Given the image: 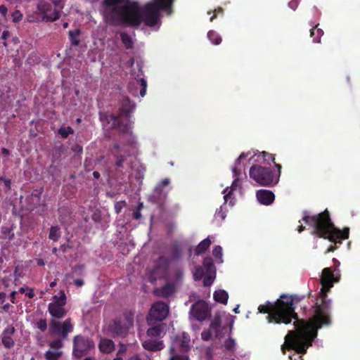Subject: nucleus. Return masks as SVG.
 Returning a JSON list of instances; mask_svg holds the SVG:
<instances>
[{
	"instance_id": "53",
	"label": "nucleus",
	"mask_w": 360,
	"mask_h": 360,
	"mask_svg": "<svg viewBox=\"0 0 360 360\" xmlns=\"http://www.w3.org/2000/svg\"><path fill=\"white\" fill-rule=\"evenodd\" d=\"M207 317V316H190L191 321H200V322H202V321H205Z\"/></svg>"
},
{
	"instance_id": "17",
	"label": "nucleus",
	"mask_w": 360,
	"mask_h": 360,
	"mask_svg": "<svg viewBox=\"0 0 360 360\" xmlns=\"http://www.w3.org/2000/svg\"><path fill=\"white\" fill-rule=\"evenodd\" d=\"M65 301V294L64 292L60 291L58 295L54 297V301L49 304V309L51 315H64L66 313L64 309Z\"/></svg>"
},
{
	"instance_id": "20",
	"label": "nucleus",
	"mask_w": 360,
	"mask_h": 360,
	"mask_svg": "<svg viewBox=\"0 0 360 360\" xmlns=\"http://www.w3.org/2000/svg\"><path fill=\"white\" fill-rule=\"evenodd\" d=\"M142 347L149 352H158L161 351L164 348V343L161 340H157V339L149 338L146 340H143Z\"/></svg>"
},
{
	"instance_id": "16",
	"label": "nucleus",
	"mask_w": 360,
	"mask_h": 360,
	"mask_svg": "<svg viewBox=\"0 0 360 360\" xmlns=\"http://www.w3.org/2000/svg\"><path fill=\"white\" fill-rule=\"evenodd\" d=\"M328 292H320V297L316 302L315 311L313 315L326 316L330 315L331 312V300L328 299Z\"/></svg>"
},
{
	"instance_id": "49",
	"label": "nucleus",
	"mask_w": 360,
	"mask_h": 360,
	"mask_svg": "<svg viewBox=\"0 0 360 360\" xmlns=\"http://www.w3.org/2000/svg\"><path fill=\"white\" fill-rule=\"evenodd\" d=\"M182 276H183L182 270L179 269H176L174 271V279L178 281V280L181 279Z\"/></svg>"
},
{
	"instance_id": "3",
	"label": "nucleus",
	"mask_w": 360,
	"mask_h": 360,
	"mask_svg": "<svg viewBox=\"0 0 360 360\" xmlns=\"http://www.w3.org/2000/svg\"><path fill=\"white\" fill-rule=\"evenodd\" d=\"M257 309L259 313L271 316L306 315L307 304L303 297L281 294L276 302L266 301Z\"/></svg>"
},
{
	"instance_id": "29",
	"label": "nucleus",
	"mask_w": 360,
	"mask_h": 360,
	"mask_svg": "<svg viewBox=\"0 0 360 360\" xmlns=\"http://www.w3.org/2000/svg\"><path fill=\"white\" fill-rule=\"evenodd\" d=\"M120 39L127 49H133L134 41L131 35L124 32H120Z\"/></svg>"
},
{
	"instance_id": "43",
	"label": "nucleus",
	"mask_w": 360,
	"mask_h": 360,
	"mask_svg": "<svg viewBox=\"0 0 360 360\" xmlns=\"http://www.w3.org/2000/svg\"><path fill=\"white\" fill-rule=\"evenodd\" d=\"M212 255L217 259H221L222 248L219 245H216L212 250Z\"/></svg>"
},
{
	"instance_id": "44",
	"label": "nucleus",
	"mask_w": 360,
	"mask_h": 360,
	"mask_svg": "<svg viewBox=\"0 0 360 360\" xmlns=\"http://www.w3.org/2000/svg\"><path fill=\"white\" fill-rule=\"evenodd\" d=\"M62 340L63 339L61 338L53 340L52 342H50V347L53 349H58L63 347V343Z\"/></svg>"
},
{
	"instance_id": "12",
	"label": "nucleus",
	"mask_w": 360,
	"mask_h": 360,
	"mask_svg": "<svg viewBox=\"0 0 360 360\" xmlns=\"http://www.w3.org/2000/svg\"><path fill=\"white\" fill-rule=\"evenodd\" d=\"M169 262V259L165 257H160L155 262L154 266L148 272V280L153 282L157 279L168 280Z\"/></svg>"
},
{
	"instance_id": "57",
	"label": "nucleus",
	"mask_w": 360,
	"mask_h": 360,
	"mask_svg": "<svg viewBox=\"0 0 360 360\" xmlns=\"http://www.w3.org/2000/svg\"><path fill=\"white\" fill-rule=\"evenodd\" d=\"M337 248V246L336 245H330V247H328L327 248V250H326V253H328V252H334L335 251Z\"/></svg>"
},
{
	"instance_id": "4",
	"label": "nucleus",
	"mask_w": 360,
	"mask_h": 360,
	"mask_svg": "<svg viewBox=\"0 0 360 360\" xmlns=\"http://www.w3.org/2000/svg\"><path fill=\"white\" fill-rule=\"evenodd\" d=\"M175 0H150L142 6L136 1V29L141 23L150 27H161V14L171 15Z\"/></svg>"
},
{
	"instance_id": "60",
	"label": "nucleus",
	"mask_w": 360,
	"mask_h": 360,
	"mask_svg": "<svg viewBox=\"0 0 360 360\" xmlns=\"http://www.w3.org/2000/svg\"><path fill=\"white\" fill-rule=\"evenodd\" d=\"M143 206L142 204H140L137 206V209H136V219H139V217H141V214H140V209L141 208V207Z\"/></svg>"
},
{
	"instance_id": "41",
	"label": "nucleus",
	"mask_w": 360,
	"mask_h": 360,
	"mask_svg": "<svg viewBox=\"0 0 360 360\" xmlns=\"http://www.w3.org/2000/svg\"><path fill=\"white\" fill-rule=\"evenodd\" d=\"M215 277L214 275L212 274H207V275L204 276L202 283L205 286H210L213 283Z\"/></svg>"
},
{
	"instance_id": "10",
	"label": "nucleus",
	"mask_w": 360,
	"mask_h": 360,
	"mask_svg": "<svg viewBox=\"0 0 360 360\" xmlns=\"http://www.w3.org/2000/svg\"><path fill=\"white\" fill-rule=\"evenodd\" d=\"M150 327L147 330V337L161 340L166 335L169 326L165 322L167 316H146Z\"/></svg>"
},
{
	"instance_id": "62",
	"label": "nucleus",
	"mask_w": 360,
	"mask_h": 360,
	"mask_svg": "<svg viewBox=\"0 0 360 360\" xmlns=\"http://www.w3.org/2000/svg\"><path fill=\"white\" fill-rule=\"evenodd\" d=\"M239 307H240V305H237L236 307H234L233 311L236 314H238V313H240Z\"/></svg>"
},
{
	"instance_id": "50",
	"label": "nucleus",
	"mask_w": 360,
	"mask_h": 360,
	"mask_svg": "<svg viewBox=\"0 0 360 360\" xmlns=\"http://www.w3.org/2000/svg\"><path fill=\"white\" fill-rule=\"evenodd\" d=\"M217 14H223V9L221 8H218L214 11V15L210 18L211 22L215 19Z\"/></svg>"
},
{
	"instance_id": "46",
	"label": "nucleus",
	"mask_w": 360,
	"mask_h": 360,
	"mask_svg": "<svg viewBox=\"0 0 360 360\" xmlns=\"http://www.w3.org/2000/svg\"><path fill=\"white\" fill-rule=\"evenodd\" d=\"M11 15L14 22H18L22 19V14L18 10L15 11Z\"/></svg>"
},
{
	"instance_id": "24",
	"label": "nucleus",
	"mask_w": 360,
	"mask_h": 360,
	"mask_svg": "<svg viewBox=\"0 0 360 360\" xmlns=\"http://www.w3.org/2000/svg\"><path fill=\"white\" fill-rule=\"evenodd\" d=\"M259 158H262L263 160L267 163H269L270 162H275V156L274 154L266 153L265 151H263L262 153H259L258 154H255L253 156H252L249 159L250 162H257Z\"/></svg>"
},
{
	"instance_id": "34",
	"label": "nucleus",
	"mask_w": 360,
	"mask_h": 360,
	"mask_svg": "<svg viewBox=\"0 0 360 360\" xmlns=\"http://www.w3.org/2000/svg\"><path fill=\"white\" fill-rule=\"evenodd\" d=\"M146 167L143 163H141L137 161L136 162V179L140 180L139 184H142V180L143 179L144 173L146 172Z\"/></svg>"
},
{
	"instance_id": "25",
	"label": "nucleus",
	"mask_w": 360,
	"mask_h": 360,
	"mask_svg": "<svg viewBox=\"0 0 360 360\" xmlns=\"http://www.w3.org/2000/svg\"><path fill=\"white\" fill-rule=\"evenodd\" d=\"M170 182V179L167 178L162 179V181L157 184L155 188V193L158 195L160 199L166 198L167 193L164 191L163 188L165 186L169 185Z\"/></svg>"
},
{
	"instance_id": "37",
	"label": "nucleus",
	"mask_w": 360,
	"mask_h": 360,
	"mask_svg": "<svg viewBox=\"0 0 360 360\" xmlns=\"http://www.w3.org/2000/svg\"><path fill=\"white\" fill-rule=\"evenodd\" d=\"M236 342L234 341V339L231 337H229V338L226 339L224 342V347L226 351L228 352H234Z\"/></svg>"
},
{
	"instance_id": "58",
	"label": "nucleus",
	"mask_w": 360,
	"mask_h": 360,
	"mask_svg": "<svg viewBox=\"0 0 360 360\" xmlns=\"http://www.w3.org/2000/svg\"><path fill=\"white\" fill-rule=\"evenodd\" d=\"M75 284L77 287H81L84 285V281L82 279H77L75 281Z\"/></svg>"
},
{
	"instance_id": "18",
	"label": "nucleus",
	"mask_w": 360,
	"mask_h": 360,
	"mask_svg": "<svg viewBox=\"0 0 360 360\" xmlns=\"http://www.w3.org/2000/svg\"><path fill=\"white\" fill-rule=\"evenodd\" d=\"M190 315L205 316L210 315V309L205 300H198L193 304Z\"/></svg>"
},
{
	"instance_id": "64",
	"label": "nucleus",
	"mask_w": 360,
	"mask_h": 360,
	"mask_svg": "<svg viewBox=\"0 0 360 360\" xmlns=\"http://www.w3.org/2000/svg\"><path fill=\"white\" fill-rule=\"evenodd\" d=\"M304 226L303 225L298 226L297 231L299 233L302 232L304 230Z\"/></svg>"
},
{
	"instance_id": "28",
	"label": "nucleus",
	"mask_w": 360,
	"mask_h": 360,
	"mask_svg": "<svg viewBox=\"0 0 360 360\" xmlns=\"http://www.w3.org/2000/svg\"><path fill=\"white\" fill-rule=\"evenodd\" d=\"M214 299L216 302L226 304L229 300V294L225 290H215L213 295Z\"/></svg>"
},
{
	"instance_id": "21",
	"label": "nucleus",
	"mask_w": 360,
	"mask_h": 360,
	"mask_svg": "<svg viewBox=\"0 0 360 360\" xmlns=\"http://www.w3.org/2000/svg\"><path fill=\"white\" fill-rule=\"evenodd\" d=\"M169 311V309L167 302L158 301L152 305L148 315H168Z\"/></svg>"
},
{
	"instance_id": "13",
	"label": "nucleus",
	"mask_w": 360,
	"mask_h": 360,
	"mask_svg": "<svg viewBox=\"0 0 360 360\" xmlns=\"http://www.w3.org/2000/svg\"><path fill=\"white\" fill-rule=\"evenodd\" d=\"M94 345V342L89 338L77 335L73 339V355L77 358H81L86 355Z\"/></svg>"
},
{
	"instance_id": "48",
	"label": "nucleus",
	"mask_w": 360,
	"mask_h": 360,
	"mask_svg": "<svg viewBox=\"0 0 360 360\" xmlns=\"http://www.w3.org/2000/svg\"><path fill=\"white\" fill-rule=\"evenodd\" d=\"M299 6V0H291L289 2V7L292 10H296Z\"/></svg>"
},
{
	"instance_id": "35",
	"label": "nucleus",
	"mask_w": 360,
	"mask_h": 360,
	"mask_svg": "<svg viewBox=\"0 0 360 360\" xmlns=\"http://www.w3.org/2000/svg\"><path fill=\"white\" fill-rule=\"evenodd\" d=\"M63 354V352L58 350H48L44 356L46 360H58Z\"/></svg>"
},
{
	"instance_id": "51",
	"label": "nucleus",
	"mask_w": 360,
	"mask_h": 360,
	"mask_svg": "<svg viewBox=\"0 0 360 360\" xmlns=\"http://www.w3.org/2000/svg\"><path fill=\"white\" fill-rule=\"evenodd\" d=\"M124 205H125V202H117L115 204V209L116 210V212L119 213L121 211L122 207L124 206Z\"/></svg>"
},
{
	"instance_id": "6",
	"label": "nucleus",
	"mask_w": 360,
	"mask_h": 360,
	"mask_svg": "<svg viewBox=\"0 0 360 360\" xmlns=\"http://www.w3.org/2000/svg\"><path fill=\"white\" fill-rule=\"evenodd\" d=\"M63 7L60 0L52 2L41 1L37 6V15H27V20L30 22L55 21L59 18Z\"/></svg>"
},
{
	"instance_id": "14",
	"label": "nucleus",
	"mask_w": 360,
	"mask_h": 360,
	"mask_svg": "<svg viewBox=\"0 0 360 360\" xmlns=\"http://www.w3.org/2000/svg\"><path fill=\"white\" fill-rule=\"evenodd\" d=\"M72 329L73 326L70 318L63 322L53 320L50 323V333L59 336L63 340L68 338V333L72 332Z\"/></svg>"
},
{
	"instance_id": "33",
	"label": "nucleus",
	"mask_w": 360,
	"mask_h": 360,
	"mask_svg": "<svg viewBox=\"0 0 360 360\" xmlns=\"http://www.w3.org/2000/svg\"><path fill=\"white\" fill-rule=\"evenodd\" d=\"M207 37L213 44H215V46H217V44H219L221 42V37L217 32H216V31L210 30L207 32Z\"/></svg>"
},
{
	"instance_id": "15",
	"label": "nucleus",
	"mask_w": 360,
	"mask_h": 360,
	"mask_svg": "<svg viewBox=\"0 0 360 360\" xmlns=\"http://www.w3.org/2000/svg\"><path fill=\"white\" fill-rule=\"evenodd\" d=\"M340 281V277L335 274L330 268H325L321 274V284L322 292H328L335 282Z\"/></svg>"
},
{
	"instance_id": "22",
	"label": "nucleus",
	"mask_w": 360,
	"mask_h": 360,
	"mask_svg": "<svg viewBox=\"0 0 360 360\" xmlns=\"http://www.w3.org/2000/svg\"><path fill=\"white\" fill-rule=\"evenodd\" d=\"M15 331V329L13 326H8L2 333V344L6 349H11L14 345V341L12 338V335Z\"/></svg>"
},
{
	"instance_id": "47",
	"label": "nucleus",
	"mask_w": 360,
	"mask_h": 360,
	"mask_svg": "<svg viewBox=\"0 0 360 360\" xmlns=\"http://www.w3.org/2000/svg\"><path fill=\"white\" fill-rule=\"evenodd\" d=\"M136 360H150L148 354L145 353L136 354Z\"/></svg>"
},
{
	"instance_id": "39",
	"label": "nucleus",
	"mask_w": 360,
	"mask_h": 360,
	"mask_svg": "<svg viewBox=\"0 0 360 360\" xmlns=\"http://www.w3.org/2000/svg\"><path fill=\"white\" fill-rule=\"evenodd\" d=\"M205 274V271L203 267H197L193 274V278L196 281L200 280L203 278Z\"/></svg>"
},
{
	"instance_id": "31",
	"label": "nucleus",
	"mask_w": 360,
	"mask_h": 360,
	"mask_svg": "<svg viewBox=\"0 0 360 360\" xmlns=\"http://www.w3.org/2000/svg\"><path fill=\"white\" fill-rule=\"evenodd\" d=\"M202 267L207 274H215V267L212 257H205L202 261Z\"/></svg>"
},
{
	"instance_id": "52",
	"label": "nucleus",
	"mask_w": 360,
	"mask_h": 360,
	"mask_svg": "<svg viewBox=\"0 0 360 360\" xmlns=\"http://www.w3.org/2000/svg\"><path fill=\"white\" fill-rule=\"evenodd\" d=\"M212 337L211 333L209 331H203L202 333V338L205 341H207V340H210Z\"/></svg>"
},
{
	"instance_id": "55",
	"label": "nucleus",
	"mask_w": 360,
	"mask_h": 360,
	"mask_svg": "<svg viewBox=\"0 0 360 360\" xmlns=\"http://www.w3.org/2000/svg\"><path fill=\"white\" fill-rule=\"evenodd\" d=\"M247 154H245L244 153H241L239 158H238L235 162L236 165H239L240 163L241 160L247 157Z\"/></svg>"
},
{
	"instance_id": "9",
	"label": "nucleus",
	"mask_w": 360,
	"mask_h": 360,
	"mask_svg": "<svg viewBox=\"0 0 360 360\" xmlns=\"http://www.w3.org/2000/svg\"><path fill=\"white\" fill-rule=\"evenodd\" d=\"M133 326L132 316H117L104 329L106 335L112 338L124 336Z\"/></svg>"
},
{
	"instance_id": "8",
	"label": "nucleus",
	"mask_w": 360,
	"mask_h": 360,
	"mask_svg": "<svg viewBox=\"0 0 360 360\" xmlns=\"http://www.w3.org/2000/svg\"><path fill=\"white\" fill-rule=\"evenodd\" d=\"M131 112L128 107L123 106L117 117L108 115L104 117L101 116V120L103 124L107 128L118 127L123 132L129 133L131 132L132 129L130 122Z\"/></svg>"
},
{
	"instance_id": "23",
	"label": "nucleus",
	"mask_w": 360,
	"mask_h": 360,
	"mask_svg": "<svg viewBox=\"0 0 360 360\" xmlns=\"http://www.w3.org/2000/svg\"><path fill=\"white\" fill-rule=\"evenodd\" d=\"M175 292V285L173 283H166L161 288H156L155 293L158 296L169 297Z\"/></svg>"
},
{
	"instance_id": "45",
	"label": "nucleus",
	"mask_w": 360,
	"mask_h": 360,
	"mask_svg": "<svg viewBox=\"0 0 360 360\" xmlns=\"http://www.w3.org/2000/svg\"><path fill=\"white\" fill-rule=\"evenodd\" d=\"M37 327L42 332L45 331L47 328V323L46 319H40L36 323Z\"/></svg>"
},
{
	"instance_id": "19",
	"label": "nucleus",
	"mask_w": 360,
	"mask_h": 360,
	"mask_svg": "<svg viewBox=\"0 0 360 360\" xmlns=\"http://www.w3.org/2000/svg\"><path fill=\"white\" fill-rule=\"evenodd\" d=\"M256 195L259 202L264 205H271L275 200V195L274 192L270 190H258Z\"/></svg>"
},
{
	"instance_id": "30",
	"label": "nucleus",
	"mask_w": 360,
	"mask_h": 360,
	"mask_svg": "<svg viewBox=\"0 0 360 360\" xmlns=\"http://www.w3.org/2000/svg\"><path fill=\"white\" fill-rule=\"evenodd\" d=\"M181 255V248L178 243V242H174L172 243L170 247V257L172 259L178 260L180 259Z\"/></svg>"
},
{
	"instance_id": "27",
	"label": "nucleus",
	"mask_w": 360,
	"mask_h": 360,
	"mask_svg": "<svg viewBox=\"0 0 360 360\" xmlns=\"http://www.w3.org/2000/svg\"><path fill=\"white\" fill-rule=\"evenodd\" d=\"M212 241L209 237L205 238L198 244L195 249L196 255H200L206 252L207 249L211 245Z\"/></svg>"
},
{
	"instance_id": "63",
	"label": "nucleus",
	"mask_w": 360,
	"mask_h": 360,
	"mask_svg": "<svg viewBox=\"0 0 360 360\" xmlns=\"http://www.w3.org/2000/svg\"><path fill=\"white\" fill-rule=\"evenodd\" d=\"M27 288H23V287H22V288H20L19 289V292H20V293H25H25H26V292H27Z\"/></svg>"
},
{
	"instance_id": "1",
	"label": "nucleus",
	"mask_w": 360,
	"mask_h": 360,
	"mask_svg": "<svg viewBox=\"0 0 360 360\" xmlns=\"http://www.w3.org/2000/svg\"><path fill=\"white\" fill-rule=\"evenodd\" d=\"M270 323L285 324L293 321L295 330H290L285 337L282 347L293 349L295 353L289 356V360H304L303 354L307 353L309 347L312 345L314 339L317 338V330L323 326L331 323L330 316H310L309 319H300L299 316H266Z\"/></svg>"
},
{
	"instance_id": "54",
	"label": "nucleus",
	"mask_w": 360,
	"mask_h": 360,
	"mask_svg": "<svg viewBox=\"0 0 360 360\" xmlns=\"http://www.w3.org/2000/svg\"><path fill=\"white\" fill-rule=\"evenodd\" d=\"M25 295L27 296L29 298H33L34 297L33 290L32 288H28L25 293Z\"/></svg>"
},
{
	"instance_id": "11",
	"label": "nucleus",
	"mask_w": 360,
	"mask_h": 360,
	"mask_svg": "<svg viewBox=\"0 0 360 360\" xmlns=\"http://www.w3.org/2000/svg\"><path fill=\"white\" fill-rule=\"evenodd\" d=\"M191 338L188 333L183 332L180 336L175 338L174 345L170 348V353L172 354L169 360H189L186 354H174L175 348L177 347L179 352H187L190 349Z\"/></svg>"
},
{
	"instance_id": "56",
	"label": "nucleus",
	"mask_w": 360,
	"mask_h": 360,
	"mask_svg": "<svg viewBox=\"0 0 360 360\" xmlns=\"http://www.w3.org/2000/svg\"><path fill=\"white\" fill-rule=\"evenodd\" d=\"M0 13L2 15H4V16L6 15V14H7V8L4 5H1L0 6Z\"/></svg>"
},
{
	"instance_id": "59",
	"label": "nucleus",
	"mask_w": 360,
	"mask_h": 360,
	"mask_svg": "<svg viewBox=\"0 0 360 360\" xmlns=\"http://www.w3.org/2000/svg\"><path fill=\"white\" fill-rule=\"evenodd\" d=\"M233 174L235 177H238V175L240 174V169H237L236 167L233 168Z\"/></svg>"
},
{
	"instance_id": "2",
	"label": "nucleus",
	"mask_w": 360,
	"mask_h": 360,
	"mask_svg": "<svg viewBox=\"0 0 360 360\" xmlns=\"http://www.w3.org/2000/svg\"><path fill=\"white\" fill-rule=\"evenodd\" d=\"M302 221L312 228L313 234L319 238L328 239L335 244H341L342 240L349 237V227H344L342 231L336 227L328 210L312 216L307 215L305 211Z\"/></svg>"
},
{
	"instance_id": "5",
	"label": "nucleus",
	"mask_w": 360,
	"mask_h": 360,
	"mask_svg": "<svg viewBox=\"0 0 360 360\" xmlns=\"http://www.w3.org/2000/svg\"><path fill=\"white\" fill-rule=\"evenodd\" d=\"M103 18L111 25H134L135 3L129 0H103Z\"/></svg>"
},
{
	"instance_id": "7",
	"label": "nucleus",
	"mask_w": 360,
	"mask_h": 360,
	"mask_svg": "<svg viewBox=\"0 0 360 360\" xmlns=\"http://www.w3.org/2000/svg\"><path fill=\"white\" fill-rule=\"evenodd\" d=\"M278 174L275 175L271 168L252 165L249 170L250 177L262 186H271L278 182L281 176V165L275 163Z\"/></svg>"
},
{
	"instance_id": "36",
	"label": "nucleus",
	"mask_w": 360,
	"mask_h": 360,
	"mask_svg": "<svg viewBox=\"0 0 360 360\" xmlns=\"http://www.w3.org/2000/svg\"><path fill=\"white\" fill-rule=\"evenodd\" d=\"M60 237V229L58 226H52L50 229L49 238L53 241H56Z\"/></svg>"
},
{
	"instance_id": "61",
	"label": "nucleus",
	"mask_w": 360,
	"mask_h": 360,
	"mask_svg": "<svg viewBox=\"0 0 360 360\" xmlns=\"http://www.w3.org/2000/svg\"><path fill=\"white\" fill-rule=\"evenodd\" d=\"M37 263L39 266H44L45 264L44 262L41 259H39L37 260Z\"/></svg>"
},
{
	"instance_id": "38",
	"label": "nucleus",
	"mask_w": 360,
	"mask_h": 360,
	"mask_svg": "<svg viewBox=\"0 0 360 360\" xmlns=\"http://www.w3.org/2000/svg\"><path fill=\"white\" fill-rule=\"evenodd\" d=\"M221 324V316H215L213 321L210 323V328L214 330L215 332L219 331V328Z\"/></svg>"
},
{
	"instance_id": "42",
	"label": "nucleus",
	"mask_w": 360,
	"mask_h": 360,
	"mask_svg": "<svg viewBox=\"0 0 360 360\" xmlns=\"http://www.w3.org/2000/svg\"><path fill=\"white\" fill-rule=\"evenodd\" d=\"M60 134L64 137L66 138L68 136L69 134H71L73 133V130L71 127H62L59 129Z\"/></svg>"
},
{
	"instance_id": "40",
	"label": "nucleus",
	"mask_w": 360,
	"mask_h": 360,
	"mask_svg": "<svg viewBox=\"0 0 360 360\" xmlns=\"http://www.w3.org/2000/svg\"><path fill=\"white\" fill-rule=\"evenodd\" d=\"M139 84H140V95L143 98L146 94V90L148 86V83L146 82V79L143 78H141L139 80Z\"/></svg>"
},
{
	"instance_id": "26",
	"label": "nucleus",
	"mask_w": 360,
	"mask_h": 360,
	"mask_svg": "<svg viewBox=\"0 0 360 360\" xmlns=\"http://www.w3.org/2000/svg\"><path fill=\"white\" fill-rule=\"evenodd\" d=\"M99 349L103 353H110L115 348L114 342L110 339H102L99 343Z\"/></svg>"
},
{
	"instance_id": "32",
	"label": "nucleus",
	"mask_w": 360,
	"mask_h": 360,
	"mask_svg": "<svg viewBox=\"0 0 360 360\" xmlns=\"http://www.w3.org/2000/svg\"><path fill=\"white\" fill-rule=\"evenodd\" d=\"M311 37H313V41L319 43L321 41V38L323 34V31L321 29H319L317 25L313 27L310 30Z\"/></svg>"
}]
</instances>
